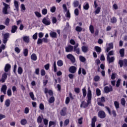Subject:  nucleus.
Returning a JSON list of instances; mask_svg holds the SVG:
<instances>
[{"mask_svg":"<svg viewBox=\"0 0 127 127\" xmlns=\"http://www.w3.org/2000/svg\"><path fill=\"white\" fill-rule=\"evenodd\" d=\"M91 100H92V91H91L90 87H88L87 89V103L83 101L80 105V108H87L89 106V104H91Z\"/></svg>","mask_w":127,"mask_h":127,"instance_id":"nucleus-1","label":"nucleus"},{"mask_svg":"<svg viewBox=\"0 0 127 127\" xmlns=\"http://www.w3.org/2000/svg\"><path fill=\"white\" fill-rule=\"evenodd\" d=\"M2 4L4 6V7L2 9L3 14H8V10H9V9L10 8V6L4 2H2Z\"/></svg>","mask_w":127,"mask_h":127,"instance_id":"nucleus-2","label":"nucleus"},{"mask_svg":"<svg viewBox=\"0 0 127 127\" xmlns=\"http://www.w3.org/2000/svg\"><path fill=\"white\" fill-rule=\"evenodd\" d=\"M105 109H106L107 111L108 112V114L110 115V116H112L113 115L114 118H116V117H117V112L115 110H113L112 111V112H111V109H110V108L107 106L105 107Z\"/></svg>","mask_w":127,"mask_h":127,"instance_id":"nucleus-3","label":"nucleus"},{"mask_svg":"<svg viewBox=\"0 0 127 127\" xmlns=\"http://www.w3.org/2000/svg\"><path fill=\"white\" fill-rule=\"evenodd\" d=\"M119 64H120L121 68H122L123 66H124V67H127V59H124V60H120L119 61Z\"/></svg>","mask_w":127,"mask_h":127,"instance_id":"nucleus-4","label":"nucleus"},{"mask_svg":"<svg viewBox=\"0 0 127 127\" xmlns=\"http://www.w3.org/2000/svg\"><path fill=\"white\" fill-rule=\"evenodd\" d=\"M42 22L45 25H50L51 24V22L50 21V19L48 18V17H45L42 21Z\"/></svg>","mask_w":127,"mask_h":127,"instance_id":"nucleus-5","label":"nucleus"},{"mask_svg":"<svg viewBox=\"0 0 127 127\" xmlns=\"http://www.w3.org/2000/svg\"><path fill=\"white\" fill-rule=\"evenodd\" d=\"M72 5L74 7H78L79 9H81V4L78 0H74L72 3Z\"/></svg>","mask_w":127,"mask_h":127,"instance_id":"nucleus-6","label":"nucleus"},{"mask_svg":"<svg viewBox=\"0 0 127 127\" xmlns=\"http://www.w3.org/2000/svg\"><path fill=\"white\" fill-rule=\"evenodd\" d=\"M8 38H9V33H6L3 35V43L4 44H6Z\"/></svg>","mask_w":127,"mask_h":127,"instance_id":"nucleus-7","label":"nucleus"},{"mask_svg":"<svg viewBox=\"0 0 127 127\" xmlns=\"http://www.w3.org/2000/svg\"><path fill=\"white\" fill-rule=\"evenodd\" d=\"M104 92L106 94L110 93V92H113V87H112V85H110L109 87V86H106L104 88Z\"/></svg>","mask_w":127,"mask_h":127,"instance_id":"nucleus-8","label":"nucleus"},{"mask_svg":"<svg viewBox=\"0 0 127 127\" xmlns=\"http://www.w3.org/2000/svg\"><path fill=\"white\" fill-rule=\"evenodd\" d=\"M98 117L100 119H105L106 118V113L104 111H100L98 113Z\"/></svg>","mask_w":127,"mask_h":127,"instance_id":"nucleus-9","label":"nucleus"},{"mask_svg":"<svg viewBox=\"0 0 127 127\" xmlns=\"http://www.w3.org/2000/svg\"><path fill=\"white\" fill-rule=\"evenodd\" d=\"M6 90H7V86H6L5 84L2 85V87L0 88V92L3 93L4 95H6Z\"/></svg>","mask_w":127,"mask_h":127,"instance_id":"nucleus-10","label":"nucleus"},{"mask_svg":"<svg viewBox=\"0 0 127 127\" xmlns=\"http://www.w3.org/2000/svg\"><path fill=\"white\" fill-rule=\"evenodd\" d=\"M7 78V73L4 72L2 75V77L1 79L0 80V82H1L2 83H4L5 82V80H6Z\"/></svg>","mask_w":127,"mask_h":127,"instance_id":"nucleus-11","label":"nucleus"},{"mask_svg":"<svg viewBox=\"0 0 127 127\" xmlns=\"http://www.w3.org/2000/svg\"><path fill=\"white\" fill-rule=\"evenodd\" d=\"M68 71L70 73L74 74L77 71V67L74 66H71L69 67Z\"/></svg>","mask_w":127,"mask_h":127,"instance_id":"nucleus-12","label":"nucleus"},{"mask_svg":"<svg viewBox=\"0 0 127 127\" xmlns=\"http://www.w3.org/2000/svg\"><path fill=\"white\" fill-rule=\"evenodd\" d=\"M60 114L61 116H66V115H67V108H66V107L63 108L60 112Z\"/></svg>","mask_w":127,"mask_h":127,"instance_id":"nucleus-13","label":"nucleus"},{"mask_svg":"<svg viewBox=\"0 0 127 127\" xmlns=\"http://www.w3.org/2000/svg\"><path fill=\"white\" fill-rule=\"evenodd\" d=\"M10 68H11V65L9 64H6L5 65L4 71L5 72H8L9 70H10Z\"/></svg>","mask_w":127,"mask_h":127,"instance_id":"nucleus-14","label":"nucleus"},{"mask_svg":"<svg viewBox=\"0 0 127 127\" xmlns=\"http://www.w3.org/2000/svg\"><path fill=\"white\" fill-rule=\"evenodd\" d=\"M74 49V47L68 45L65 47V52H72L73 51V49Z\"/></svg>","mask_w":127,"mask_h":127,"instance_id":"nucleus-15","label":"nucleus"},{"mask_svg":"<svg viewBox=\"0 0 127 127\" xmlns=\"http://www.w3.org/2000/svg\"><path fill=\"white\" fill-rule=\"evenodd\" d=\"M66 57L68 59H70V61H71L72 63H74V62H75V57H74V56H73V55H72L71 54L67 55L66 56Z\"/></svg>","mask_w":127,"mask_h":127,"instance_id":"nucleus-16","label":"nucleus"},{"mask_svg":"<svg viewBox=\"0 0 127 127\" xmlns=\"http://www.w3.org/2000/svg\"><path fill=\"white\" fill-rule=\"evenodd\" d=\"M14 6L15 7V9H14V10H16V11H17V12H18V10H19L18 1L15 0L14 1Z\"/></svg>","mask_w":127,"mask_h":127,"instance_id":"nucleus-17","label":"nucleus"},{"mask_svg":"<svg viewBox=\"0 0 127 127\" xmlns=\"http://www.w3.org/2000/svg\"><path fill=\"white\" fill-rule=\"evenodd\" d=\"M96 122H97V117L94 116L92 119L91 127H96Z\"/></svg>","mask_w":127,"mask_h":127,"instance_id":"nucleus-18","label":"nucleus"},{"mask_svg":"<svg viewBox=\"0 0 127 127\" xmlns=\"http://www.w3.org/2000/svg\"><path fill=\"white\" fill-rule=\"evenodd\" d=\"M107 60L109 62V64L110 63H113V62L115 61V57H112L111 58H110V56H107Z\"/></svg>","mask_w":127,"mask_h":127,"instance_id":"nucleus-19","label":"nucleus"},{"mask_svg":"<svg viewBox=\"0 0 127 127\" xmlns=\"http://www.w3.org/2000/svg\"><path fill=\"white\" fill-rule=\"evenodd\" d=\"M23 40L26 43H29V36H25L23 37Z\"/></svg>","mask_w":127,"mask_h":127,"instance_id":"nucleus-20","label":"nucleus"},{"mask_svg":"<svg viewBox=\"0 0 127 127\" xmlns=\"http://www.w3.org/2000/svg\"><path fill=\"white\" fill-rule=\"evenodd\" d=\"M89 8L90 5H89L88 2H86L83 4V9H85V10H88Z\"/></svg>","mask_w":127,"mask_h":127,"instance_id":"nucleus-21","label":"nucleus"},{"mask_svg":"<svg viewBox=\"0 0 127 127\" xmlns=\"http://www.w3.org/2000/svg\"><path fill=\"white\" fill-rule=\"evenodd\" d=\"M50 35L52 38H57V33L55 32H51Z\"/></svg>","mask_w":127,"mask_h":127,"instance_id":"nucleus-22","label":"nucleus"},{"mask_svg":"<svg viewBox=\"0 0 127 127\" xmlns=\"http://www.w3.org/2000/svg\"><path fill=\"white\" fill-rule=\"evenodd\" d=\"M4 105L5 107L8 108L10 106V100L9 99H6L5 101Z\"/></svg>","mask_w":127,"mask_h":127,"instance_id":"nucleus-23","label":"nucleus"},{"mask_svg":"<svg viewBox=\"0 0 127 127\" xmlns=\"http://www.w3.org/2000/svg\"><path fill=\"white\" fill-rule=\"evenodd\" d=\"M16 30H17V26L15 25L12 26L11 30V33H15Z\"/></svg>","mask_w":127,"mask_h":127,"instance_id":"nucleus-24","label":"nucleus"},{"mask_svg":"<svg viewBox=\"0 0 127 127\" xmlns=\"http://www.w3.org/2000/svg\"><path fill=\"white\" fill-rule=\"evenodd\" d=\"M31 59L33 60V61H36L37 60V56L35 54H32L31 56Z\"/></svg>","mask_w":127,"mask_h":127,"instance_id":"nucleus-25","label":"nucleus"},{"mask_svg":"<svg viewBox=\"0 0 127 127\" xmlns=\"http://www.w3.org/2000/svg\"><path fill=\"white\" fill-rule=\"evenodd\" d=\"M101 12V7H97V8H95V14H99Z\"/></svg>","mask_w":127,"mask_h":127,"instance_id":"nucleus-26","label":"nucleus"},{"mask_svg":"<svg viewBox=\"0 0 127 127\" xmlns=\"http://www.w3.org/2000/svg\"><path fill=\"white\" fill-rule=\"evenodd\" d=\"M121 57H124L125 56V49H121L119 51Z\"/></svg>","mask_w":127,"mask_h":127,"instance_id":"nucleus-27","label":"nucleus"},{"mask_svg":"<svg viewBox=\"0 0 127 127\" xmlns=\"http://www.w3.org/2000/svg\"><path fill=\"white\" fill-rule=\"evenodd\" d=\"M89 30L92 34L94 33L95 32V29L94 28V26L93 25H90L89 26Z\"/></svg>","mask_w":127,"mask_h":127,"instance_id":"nucleus-28","label":"nucleus"},{"mask_svg":"<svg viewBox=\"0 0 127 127\" xmlns=\"http://www.w3.org/2000/svg\"><path fill=\"white\" fill-rule=\"evenodd\" d=\"M55 101V98H54V97L53 96H52L48 100V102L50 104H52V103H54Z\"/></svg>","mask_w":127,"mask_h":127,"instance_id":"nucleus-29","label":"nucleus"},{"mask_svg":"<svg viewBox=\"0 0 127 127\" xmlns=\"http://www.w3.org/2000/svg\"><path fill=\"white\" fill-rule=\"evenodd\" d=\"M63 61L61 60H60L57 62V65L59 67H62V66H63Z\"/></svg>","mask_w":127,"mask_h":127,"instance_id":"nucleus-30","label":"nucleus"},{"mask_svg":"<svg viewBox=\"0 0 127 127\" xmlns=\"http://www.w3.org/2000/svg\"><path fill=\"white\" fill-rule=\"evenodd\" d=\"M29 96L31 99L32 100V101H35V100H36V98H34V94H33V92H30Z\"/></svg>","mask_w":127,"mask_h":127,"instance_id":"nucleus-31","label":"nucleus"},{"mask_svg":"<svg viewBox=\"0 0 127 127\" xmlns=\"http://www.w3.org/2000/svg\"><path fill=\"white\" fill-rule=\"evenodd\" d=\"M27 123V121L26 120V119H24L21 120L20 124L21 125H22V126H25V125H26Z\"/></svg>","mask_w":127,"mask_h":127,"instance_id":"nucleus-32","label":"nucleus"},{"mask_svg":"<svg viewBox=\"0 0 127 127\" xmlns=\"http://www.w3.org/2000/svg\"><path fill=\"white\" fill-rule=\"evenodd\" d=\"M114 105L116 110H118V109H120V103H119V102L115 101Z\"/></svg>","mask_w":127,"mask_h":127,"instance_id":"nucleus-33","label":"nucleus"},{"mask_svg":"<svg viewBox=\"0 0 127 127\" xmlns=\"http://www.w3.org/2000/svg\"><path fill=\"white\" fill-rule=\"evenodd\" d=\"M79 58L81 62H82L83 63H84V62H86V58H85V57H84L83 56H80Z\"/></svg>","mask_w":127,"mask_h":127,"instance_id":"nucleus-34","label":"nucleus"},{"mask_svg":"<svg viewBox=\"0 0 127 127\" xmlns=\"http://www.w3.org/2000/svg\"><path fill=\"white\" fill-rule=\"evenodd\" d=\"M82 94L83 98H86V96H87V90L86 88H84L82 89Z\"/></svg>","mask_w":127,"mask_h":127,"instance_id":"nucleus-35","label":"nucleus"},{"mask_svg":"<svg viewBox=\"0 0 127 127\" xmlns=\"http://www.w3.org/2000/svg\"><path fill=\"white\" fill-rule=\"evenodd\" d=\"M7 95L8 97H11L12 95V92H11V89H10V88L8 89L7 91Z\"/></svg>","mask_w":127,"mask_h":127,"instance_id":"nucleus-36","label":"nucleus"},{"mask_svg":"<svg viewBox=\"0 0 127 127\" xmlns=\"http://www.w3.org/2000/svg\"><path fill=\"white\" fill-rule=\"evenodd\" d=\"M95 49L96 52H97V53H100V52H101V51H102V49L99 46H95Z\"/></svg>","mask_w":127,"mask_h":127,"instance_id":"nucleus-37","label":"nucleus"},{"mask_svg":"<svg viewBox=\"0 0 127 127\" xmlns=\"http://www.w3.org/2000/svg\"><path fill=\"white\" fill-rule=\"evenodd\" d=\"M82 50L83 52H84V53H86V52H87V51H88V47H87L86 46H82Z\"/></svg>","mask_w":127,"mask_h":127,"instance_id":"nucleus-38","label":"nucleus"},{"mask_svg":"<svg viewBox=\"0 0 127 127\" xmlns=\"http://www.w3.org/2000/svg\"><path fill=\"white\" fill-rule=\"evenodd\" d=\"M34 13L37 17L40 18L42 16V15H41V13H40V12L38 11H35Z\"/></svg>","mask_w":127,"mask_h":127,"instance_id":"nucleus-39","label":"nucleus"},{"mask_svg":"<svg viewBox=\"0 0 127 127\" xmlns=\"http://www.w3.org/2000/svg\"><path fill=\"white\" fill-rule=\"evenodd\" d=\"M100 77L99 75H96L94 77L93 80L95 82H98V81H100Z\"/></svg>","mask_w":127,"mask_h":127,"instance_id":"nucleus-40","label":"nucleus"},{"mask_svg":"<svg viewBox=\"0 0 127 127\" xmlns=\"http://www.w3.org/2000/svg\"><path fill=\"white\" fill-rule=\"evenodd\" d=\"M42 13L43 15H46L47 14V9L43 8L42 10Z\"/></svg>","mask_w":127,"mask_h":127,"instance_id":"nucleus-41","label":"nucleus"},{"mask_svg":"<svg viewBox=\"0 0 127 127\" xmlns=\"http://www.w3.org/2000/svg\"><path fill=\"white\" fill-rule=\"evenodd\" d=\"M22 72H23V70H22V68L20 66H19L18 68V73L20 75H21L22 74Z\"/></svg>","mask_w":127,"mask_h":127,"instance_id":"nucleus-42","label":"nucleus"},{"mask_svg":"<svg viewBox=\"0 0 127 127\" xmlns=\"http://www.w3.org/2000/svg\"><path fill=\"white\" fill-rule=\"evenodd\" d=\"M111 23H116L117 22V18L116 17H113L111 19Z\"/></svg>","mask_w":127,"mask_h":127,"instance_id":"nucleus-43","label":"nucleus"},{"mask_svg":"<svg viewBox=\"0 0 127 127\" xmlns=\"http://www.w3.org/2000/svg\"><path fill=\"white\" fill-rule=\"evenodd\" d=\"M83 30V28H82L80 26H77L75 28V30L76 31H77L78 32H80V31H82V30Z\"/></svg>","mask_w":127,"mask_h":127,"instance_id":"nucleus-44","label":"nucleus"},{"mask_svg":"<svg viewBox=\"0 0 127 127\" xmlns=\"http://www.w3.org/2000/svg\"><path fill=\"white\" fill-rule=\"evenodd\" d=\"M37 123L38 124H41L42 123V117L41 116H39L37 118Z\"/></svg>","mask_w":127,"mask_h":127,"instance_id":"nucleus-45","label":"nucleus"},{"mask_svg":"<svg viewBox=\"0 0 127 127\" xmlns=\"http://www.w3.org/2000/svg\"><path fill=\"white\" fill-rule=\"evenodd\" d=\"M121 104L122 106H126V100L125 98H122L121 100Z\"/></svg>","mask_w":127,"mask_h":127,"instance_id":"nucleus-46","label":"nucleus"},{"mask_svg":"<svg viewBox=\"0 0 127 127\" xmlns=\"http://www.w3.org/2000/svg\"><path fill=\"white\" fill-rule=\"evenodd\" d=\"M9 21H10L9 18H7L4 22L5 25L8 26L9 24Z\"/></svg>","mask_w":127,"mask_h":127,"instance_id":"nucleus-47","label":"nucleus"},{"mask_svg":"<svg viewBox=\"0 0 127 127\" xmlns=\"http://www.w3.org/2000/svg\"><path fill=\"white\" fill-rule=\"evenodd\" d=\"M44 68L45 69V70H49V68H50V64H45L44 65Z\"/></svg>","mask_w":127,"mask_h":127,"instance_id":"nucleus-48","label":"nucleus"},{"mask_svg":"<svg viewBox=\"0 0 127 127\" xmlns=\"http://www.w3.org/2000/svg\"><path fill=\"white\" fill-rule=\"evenodd\" d=\"M121 81H122V80L121 79H119L117 81V83H116V87L117 88H119V87H120V85L121 84Z\"/></svg>","mask_w":127,"mask_h":127,"instance_id":"nucleus-49","label":"nucleus"},{"mask_svg":"<svg viewBox=\"0 0 127 127\" xmlns=\"http://www.w3.org/2000/svg\"><path fill=\"white\" fill-rule=\"evenodd\" d=\"M96 95L97 96H101V90H100L99 88L96 89Z\"/></svg>","mask_w":127,"mask_h":127,"instance_id":"nucleus-50","label":"nucleus"},{"mask_svg":"<svg viewBox=\"0 0 127 127\" xmlns=\"http://www.w3.org/2000/svg\"><path fill=\"white\" fill-rule=\"evenodd\" d=\"M21 11H24L26 8H25V5H24V4H21Z\"/></svg>","mask_w":127,"mask_h":127,"instance_id":"nucleus-51","label":"nucleus"},{"mask_svg":"<svg viewBox=\"0 0 127 127\" xmlns=\"http://www.w3.org/2000/svg\"><path fill=\"white\" fill-rule=\"evenodd\" d=\"M69 119L65 120L64 123V127H66V126H68V125L69 124Z\"/></svg>","mask_w":127,"mask_h":127,"instance_id":"nucleus-52","label":"nucleus"},{"mask_svg":"<svg viewBox=\"0 0 127 127\" xmlns=\"http://www.w3.org/2000/svg\"><path fill=\"white\" fill-rule=\"evenodd\" d=\"M14 51H15V52H16V53H17L18 54V53H20V49H19V48L18 47H15L14 48Z\"/></svg>","mask_w":127,"mask_h":127,"instance_id":"nucleus-53","label":"nucleus"},{"mask_svg":"<svg viewBox=\"0 0 127 127\" xmlns=\"http://www.w3.org/2000/svg\"><path fill=\"white\" fill-rule=\"evenodd\" d=\"M98 101H101L102 103H105V102H106V99H105V97H102L101 99L99 98Z\"/></svg>","mask_w":127,"mask_h":127,"instance_id":"nucleus-54","label":"nucleus"},{"mask_svg":"<svg viewBox=\"0 0 127 127\" xmlns=\"http://www.w3.org/2000/svg\"><path fill=\"white\" fill-rule=\"evenodd\" d=\"M24 56L26 57L27 55H28V50L27 49H25L24 51Z\"/></svg>","mask_w":127,"mask_h":127,"instance_id":"nucleus-55","label":"nucleus"},{"mask_svg":"<svg viewBox=\"0 0 127 127\" xmlns=\"http://www.w3.org/2000/svg\"><path fill=\"white\" fill-rule=\"evenodd\" d=\"M74 52H76L78 55L80 54V49L79 48L76 49H74Z\"/></svg>","mask_w":127,"mask_h":127,"instance_id":"nucleus-56","label":"nucleus"},{"mask_svg":"<svg viewBox=\"0 0 127 127\" xmlns=\"http://www.w3.org/2000/svg\"><path fill=\"white\" fill-rule=\"evenodd\" d=\"M74 14L76 16L79 15V9L78 8L74 9Z\"/></svg>","mask_w":127,"mask_h":127,"instance_id":"nucleus-57","label":"nucleus"},{"mask_svg":"<svg viewBox=\"0 0 127 127\" xmlns=\"http://www.w3.org/2000/svg\"><path fill=\"white\" fill-rule=\"evenodd\" d=\"M43 42V41L42 40V39L39 38L38 39V41H37V44H42Z\"/></svg>","mask_w":127,"mask_h":127,"instance_id":"nucleus-58","label":"nucleus"},{"mask_svg":"<svg viewBox=\"0 0 127 127\" xmlns=\"http://www.w3.org/2000/svg\"><path fill=\"white\" fill-rule=\"evenodd\" d=\"M46 74V72H45V70L44 69H42L41 70V76H45Z\"/></svg>","mask_w":127,"mask_h":127,"instance_id":"nucleus-59","label":"nucleus"},{"mask_svg":"<svg viewBox=\"0 0 127 127\" xmlns=\"http://www.w3.org/2000/svg\"><path fill=\"white\" fill-rule=\"evenodd\" d=\"M43 122L45 125V126H48V120L45 119L43 120Z\"/></svg>","mask_w":127,"mask_h":127,"instance_id":"nucleus-60","label":"nucleus"},{"mask_svg":"<svg viewBox=\"0 0 127 127\" xmlns=\"http://www.w3.org/2000/svg\"><path fill=\"white\" fill-rule=\"evenodd\" d=\"M55 125V122L53 121H50L49 124V127H52V126H54Z\"/></svg>","mask_w":127,"mask_h":127,"instance_id":"nucleus-61","label":"nucleus"},{"mask_svg":"<svg viewBox=\"0 0 127 127\" xmlns=\"http://www.w3.org/2000/svg\"><path fill=\"white\" fill-rule=\"evenodd\" d=\"M52 22L53 24L56 23V22H57V19L56 17H53L52 18Z\"/></svg>","mask_w":127,"mask_h":127,"instance_id":"nucleus-62","label":"nucleus"},{"mask_svg":"<svg viewBox=\"0 0 127 127\" xmlns=\"http://www.w3.org/2000/svg\"><path fill=\"white\" fill-rule=\"evenodd\" d=\"M39 108L42 111H43V110H44V105H43L42 103H41L40 104Z\"/></svg>","mask_w":127,"mask_h":127,"instance_id":"nucleus-63","label":"nucleus"},{"mask_svg":"<svg viewBox=\"0 0 127 127\" xmlns=\"http://www.w3.org/2000/svg\"><path fill=\"white\" fill-rule=\"evenodd\" d=\"M29 113V108L26 107L25 108L24 114H28Z\"/></svg>","mask_w":127,"mask_h":127,"instance_id":"nucleus-64","label":"nucleus"}]
</instances>
